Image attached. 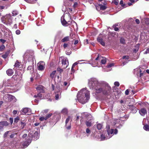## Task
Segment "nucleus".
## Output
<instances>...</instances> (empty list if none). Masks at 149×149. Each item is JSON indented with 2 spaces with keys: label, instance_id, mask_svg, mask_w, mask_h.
<instances>
[{
  "label": "nucleus",
  "instance_id": "1",
  "mask_svg": "<svg viewBox=\"0 0 149 149\" xmlns=\"http://www.w3.org/2000/svg\"><path fill=\"white\" fill-rule=\"evenodd\" d=\"M79 93H81L80 95L83 97H78V100L79 101L83 104L87 102L90 98L89 91L85 88H84Z\"/></svg>",
  "mask_w": 149,
  "mask_h": 149
},
{
  "label": "nucleus",
  "instance_id": "2",
  "mask_svg": "<svg viewBox=\"0 0 149 149\" xmlns=\"http://www.w3.org/2000/svg\"><path fill=\"white\" fill-rule=\"evenodd\" d=\"M100 84L95 78H92L89 81L88 85L91 89H94L97 86H99Z\"/></svg>",
  "mask_w": 149,
  "mask_h": 149
},
{
  "label": "nucleus",
  "instance_id": "3",
  "mask_svg": "<svg viewBox=\"0 0 149 149\" xmlns=\"http://www.w3.org/2000/svg\"><path fill=\"white\" fill-rule=\"evenodd\" d=\"M13 18L10 15H6L3 16L1 18L2 22L6 24H10L12 22Z\"/></svg>",
  "mask_w": 149,
  "mask_h": 149
},
{
  "label": "nucleus",
  "instance_id": "4",
  "mask_svg": "<svg viewBox=\"0 0 149 149\" xmlns=\"http://www.w3.org/2000/svg\"><path fill=\"white\" fill-rule=\"evenodd\" d=\"M44 88V87L41 85L38 86V98L41 99L44 98L45 93Z\"/></svg>",
  "mask_w": 149,
  "mask_h": 149
},
{
  "label": "nucleus",
  "instance_id": "5",
  "mask_svg": "<svg viewBox=\"0 0 149 149\" xmlns=\"http://www.w3.org/2000/svg\"><path fill=\"white\" fill-rule=\"evenodd\" d=\"M111 87L107 86L103 88L102 93L104 95H109L111 94Z\"/></svg>",
  "mask_w": 149,
  "mask_h": 149
},
{
  "label": "nucleus",
  "instance_id": "6",
  "mask_svg": "<svg viewBox=\"0 0 149 149\" xmlns=\"http://www.w3.org/2000/svg\"><path fill=\"white\" fill-rule=\"evenodd\" d=\"M62 67L64 69L66 68L69 65L68 60L67 58H64L62 60Z\"/></svg>",
  "mask_w": 149,
  "mask_h": 149
},
{
  "label": "nucleus",
  "instance_id": "7",
  "mask_svg": "<svg viewBox=\"0 0 149 149\" xmlns=\"http://www.w3.org/2000/svg\"><path fill=\"white\" fill-rule=\"evenodd\" d=\"M38 70L42 71L45 69V63L42 61H41L38 63Z\"/></svg>",
  "mask_w": 149,
  "mask_h": 149
},
{
  "label": "nucleus",
  "instance_id": "8",
  "mask_svg": "<svg viewBox=\"0 0 149 149\" xmlns=\"http://www.w3.org/2000/svg\"><path fill=\"white\" fill-rule=\"evenodd\" d=\"M12 77L13 78H14L15 80L16 81H19L22 79V75L21 73L18 74L15 73V74L13 75Z\"/></svg>",
  "mask_w": 149,
  "mask_h": 149
},
{
  "label": "nucleus",
  "instance_id": "9",
  "mask_svg": "<svg viewBox=\"0 0 149 149\" xmlns=\"http://www.w3.org/2000/svg\"><path fill=\"white\" fill-rule=\"evenodd\" d=\"M8 125L9 123L7 121L0 122V130H3L4 126H7Z\"/></svg>",
  "mask_w": 149,
  "mask_h": 149
},
{
  "label": "nucleus",
  "instance_id": "10",
  "mask_svg": "<svg viewBox=\"0 0 149 149\" xmlns=\"http://www.w3.org/2000/svg\"><path fill=\"white\" fill-rule=\"evenodd\" d=\"M103 4H100L99 5L100 6V10H104L106 9L107 8L106 6L107 5V3L104 1V2L102 3Z\"/></svg>",
  "mask_w": 149,
  "mask_h": 149
},
{
  "label": "nucleus",
  "instance_id": "11",
  "mask_svg": "<svg viewBox=\"0 0 149 149\" xmlns=\"http://www.w3.org/2000/svg\"><path fill=\"white\" fill-rule=\"evenodd\" d=\"M129 108L131 110V112L134 113H136L137 111V109L133 105L129 106Z\"/></svg>",
  "mask_w": 149,
  "mask_h": 149
},
{
  "label": "nucleus",
  "instance_id": "12",
  "mask_svg": "<svg viewBox=\"0 0 149 149\" xmlns=\"http://www.w3.org/2000/svg\"><path fill=\"white\" fill-rule=\"evenodd\" d=\"M31 141L29 138L27 141L23 142L22 143V146L24 147H27L31 142Z\"/></svg>",
  "mask_w": 149,
  "mask_h": 149
},
{
  "label": "nucleus",
  "instance_id": "13",
  "mask_svg": "<svg viewBox=\"0 0 149 149\" xmlns=\"http://www.w3.org/2000/svg\"><path fill=\"white\" fill-rule=\"evenodd\" d=\"M100 85L99 86H97L94 89L97 93H99L102 91L103 88L100 87Z\"/></svg>",
  "mask_w": 149,
  "mask_h": 149
},
{
  "label": "nucleus",
  "instance_id": "14",
  "mask_svg": "<svg viewBox=\"0 0 149 149\" xmlns=\"http://www.w3.org/2000/svg\"><path fill=\"white\" fill-rule=\"evenodd\" d=\"M140 114L142 116H144L147 113V111L146 109L143 108L139 111Z\"/></svg>",
  "mask_w": 149,
  "mask_h": 149
},
{
  "label": "nucleus",
  "instance_id": "15",
  "mask_svg": "<svg viewBox=\"0 0 149 149\" xmlns=\"http://www.w3.org/2000/svg\"><path fill=\"white\" fill-rule=\"evenodd\" d=\"M97 41L102 46H104L105 45V42L103 41L102 39L100 37H97Z\"/></svg>",
  "mask_w": 149,
  "mask_h": 149
},
{
  "label": "nucleus",
  "instance_id": "16",
  "mask_svg": "<svg viewBox=\"0 0 149 149\" xmlns=\"http://www.w3.org/2000/svg\"><path fill=\"white\" fill-rule=\"evenodd\" d=\"M59 91L57 92V93H55V99L56 100H58L59 97H61V92L59 89Z\"/></svg>",
  "mask_w": 149,
  "mask_h": 149
},
{
  "label": "nucleus",
  "instance_id": "17",
  "mask_svg": "<svg viewBox=\"0 0 149 149\" xmlns=\"http://www.w3.org/2000/svg\"><path fill=\"white\" fill-rule=\"evenodd\" d=\"M14 72L13 70L11 69H9L6 71V73L9 76L12 75Z\"/></svg>",
  "mask_w": 149,
  "mask_h": 149
},
{
  "label": "nucleus",
  "instance_id": "18",
  "mask_svg": "<svg viewBox=\"0 0 149 149\" xmlns=\"http://www.w3.org/2000/svg\"><path fill=\"white\" fill-rule=\"evenodd\" d=\"M22 64L21 62H19L18 61H17L14 66L15 67H16L17 68H21L20 66Z\"/></svg>",
  "mask_w": 149,
  "mask_h": 149
},
{
  "label": "nucleus",
  "instance_id": "19",
  "mask_svg": "<svg viewBox=\"0 0 149 149\" xmlns=\"http://www.w3.org/2000/svg\"><path fill=\"white\" fill-rule=\"evenodd\" d=\"M65 19L67 22L68 23L70 22L71 23V22L70 21L71 20H72V19H71L70 15L69 13V14L68 16L65 17Z\"/></svg>",
  "mask_w": 149,
  "mask_h": 149
},
{
  "label": "nucleus",
  "instance_id": "20",
  "mask_svg": "<svg viewBox=\"0 0 149 149\" xmlns=\"http://www.w3.org/2000/svg\"><path fill=\"white\" fill-rule=\"evenodd\" d=\"M9 53L10 51H8L7 52H6L4 54H3L2 56V57L4 58H6L8 56Z\"/></svg>",
  "mask_w": 149,
  "mask_h": 149
},
{
  "label": "nucleus",
  "instance_id": "21",
  "mask_svg": "<svg viewBox=\"0 0 149 149\" xmlns=\"http://www.w3.org/2000/svg\"><path fill=\"white\" fill-rule=\"evenodd\" d=\"M69 40V37L68 36H66L64 38L61 40V41L62 42H67Z\"/></svg>",
  "mask_w": 149,
  "mask_h": 149
},
{
  "label": "nucleus",
  "instance_id": "22",
  "mask_svg": "<svg viewBox=\"0 0 149 149\" xmlns=\"http://www.w3.org/2000/svg\"><path fill=\"white\" fill-rule=\"evenodd\" d=\"M56 72V70H54L52 71V72L50 74V77L52 79H53L54 78Z\"/></svg>",
  "mask_w": 149,
  "mask_h": 149
},
{
  "label": "nucleus",
  "instance_id": "23",
  "mask_svg": "<svg viewBox=\"0 0 149 149\" xmlns=\"http://www.w3.org/2000/svg\"><path fill=\"white\" fill-rule=\"evenodd\" d=\"M29 110L27 108H24L22 110V112L24 113L25 114L28 115L29 114L27 113Z\"/></svg>",
  "mask_w": 149,
  "mask_h": 149
},
{
  "label": "nucleus",
  "instance_id": "24",
  "mask_svg": "<svg viewBox=\"0 0 149 149\" xmlns=\"http://www.w3.org/2000/svg\"><path fill=\"white\" fill-rule=\"evenodd\" d=\"M62 113L66 114H67L68 113V109L66 108L63 109L61 111Z\"/></svg>",
  "mask_w": 149,
  "mask_h": 149
},
{
  "label": "nucleus",
  "instance_id": "25",
  "mask_svg": "<svg viewBox=\"0 0 149 149\" xmlns=\"http://www.w3.org/2000/svg\"><path fill=\"white\" fill-rule=\"evenodd\" d=\"M12 13L13 16H15L18 14V11L16 10H13L12 11Z\"/></svg>",
  "mask_w": 149,
  "mask_h": 149
},
{
  "label": "nucleus",
  "instance_id": "26",
  "mask_svg": "<svg viewBox=\"0 0 149 149\" xmlns=\"http://www.w3.org/2000/svg\"><path fill=\"white\" fill-rule=\"evenodd\" d=\"M114 132V130L113 129H111L107 131V134L108 135H109L110 134H112Z\"/></svg>",
  "mask_w": 149,
  "mask_h": 149
},
{
  "label": "nucleus",
  "instance_id": "27",
  "mask_svg": "<svg viewBox=\"0 0 149 149\" xmlns=\"http://www.w3.org/2000/svg\"><path fill=\"white\" fill-rule=\"evenodd\" d=\"M85 124L86 126L88 127H90L92 125L91 123L89 121H86L85 122Z\"/></svg>",
  "mask_w": 149,
  "mask_h": 149
},
{
  "label": "nucleus",
  "instance_id": "28",
  "mask_svg": "<svg viewBox=\"0 0 149 149\" xmlns=\"http://www.w3.org/2000/svg\"><path fill=\"white\" fill-rule=\"evenodd\" d=\"M143 129L146 131H149V125H145Z\"/></svg>",
  "mask_w": 149,
  "mask_h": 149
},
{
  "label": "nucleus",
  "instance_id": "29",
  "mask_svg": "<svg viewBox=\"0 0 149 149\" xmlns=\"http://www.w3.org/2000/svg\"><path fill=\"white\" fill-rule=\"evenodd\" d=\"M62 24L64 26H66L67 24H68V23L67 22V21L65 20V19H64L62 21Z\"/></svg>",
  "mask_w": 149,
  "mask_h": 149
},
{
  "label": "nucleus",
  "instance_id": "30",
  "mask_svg": "<svg viewBox=\"0 0 149 149\" xmlns=\"http://www.w3.org/2000/svg\"><path fill=\"white\" fill-rule=\"evenodd\" d=\"M106 62V58H102V59L101 60V63L102 64H105Z\"/></svg>",
  "mask_w": 149,
  "mask_h": 149
},
{
  "label": "nucleus",
  "instance_id": "31",
  "mask_svg": "<svg viewBox=\"0 0 149 149\" xmlns=\"http://www.w3.org/2000/svg\"><path fill=\"white\" fill-rule=\"evenodd\" d=\"M102 127V125L101 124H98L97 125V127L98 130H100L101 129Z\"/></svg>",
  "mask_w": 149,
  "mask_h": 149
},
{
  "label": "nucleus",
  "instance_id": "32",
  "mask_svg": "<svg viewBox=\"0 0 149 149\" xmlns=\"http://www.w3.org/2000/svg\"><path fill=\"white\" fill-rule=\"evenodd\" d=\"M52 115V113H50L47 114L46 117H45V119L46 120L48 119L49 118L51 117Z\"/></svg>",
  "mask_w": 149,
  "mask_h": 149
},
{
  "label": "nucleus",
  "instance_id": "33",
  "mask_svg": "<svg viewBox=\"0 0 149 149\" xmlns=\"http://www.w3.org/2000/svg\"><path fill=\"white\" fill-rule=\"evenodd\" d=\"M19 120V117L17 116L14 119V123H17Z\"/></svg>",
  "mask_w": 149,
  "mask_h": 149
},
{
  "label": "nucleus",
  "instance_id": "34",
  "mask_svg": "<svg viewBox=\"0 0 149 149\" xmlns=\"http://www.w3.org/2000/svg\"><path fill=\"white\" fill-rule=\"evenodd\" d=\"M21 124L22 125L21 127H22V128H24V126L26 125V123H25L24 122L21 121Z\"/></svg>",
  "mask_w": 149,
  "mask_h": 149
},
{
  "label": "nucleus",
  "instance_id": "35",
  "mask_svg": "<svg viewBox=\"0 0 149 149\" xmlns=\"http://www.w3.org/2000/svg\"><path fill=\"white\" fill-rule=\"evenodd\" d=\"M70 116H68V117L66 119V120H65V126H66L67 124L69 122V121L70 120Z\"/></svg>",
  "mask_w": 149,
  "mask_h": 149
},
{
  "label": "nucleus",
  "instance_id": "36",
  "mask_svg": "<svg viewBox=\"0 0 149 149\" xmlns=\"http://www.w3.org/2000/svg\"><path fill=\"white\" fill-rule=\"evenodd\" d=\"M9 132H10V131H8L5 132L3 135V137L4 138L6 137L7 136V135Z\"/></svg>",
  "mask_w": 149,
  "mask_h": 149
},
{
  "label": "nucleus",
  "instance_id": "37",
  "mask_svg": "<svg viewBox=\"0 0 149 149\" xmlns=\"http://www.w3.org/2000/svg\"><path fill=\"white\" fill-rule=\"evenodd\" d=\"M95 7H96V9L97 10L100 11V6L99 4L98 5H95Z\"/></svg>",
  "mask_w": 149,
  "mask_h": 149
},
{
  "label": "nucleus",
  "instance_id": "38",
  "mask_svg": "<svg viewBox=\"0 0 149 149\" xmlns=\"http://www.w3.org/2000/svg\"><path fill=\"white\" fill-rule=\"evenodd\" d=\"M68 43H64L63 45V47L64 49H65L68 47Z\"/></svg>",
  "mask_w": 149,
  "mask_h": 149
},
{
  "label": "nucleus",
  "instance_id": "39",
  "mask_svg": "<svg viewBox=\"0 0 149 149\" xmlns=\"http://www.w3.org/2000/svg\"><path fill=\"white\" fill-rule=\"evenodd\" d=\"M100 138L102 140H104L106 138V137L104 135L102 134L101 135Z\"/></svg>",
  "mask_w": 149,
  "mask_h": 149
},
{
  "label": "nucleus",
  "instance_id": "40",
  "mask_svg": "<svg viewBox=\"0 0 149 149\" xmlns=\"http://www.w3.org/2000/svg\"><path fill=\"white\" fill-rule=\"evenodd\" d=\"M114 85L116 86H119L120 85V84L119 82L118 81H116L114 83Z\"/></svg>",
  "mask_w": 149,
  "mask_h": 149
},
{
  "label": "nucleus",
  "instance_id": "41",
  "mask_svg": "<svg viewBox=\"0 0 149 149\" xmlns=\"http://www.w3.org/2000/svg\"><path fill=\"white\" fill-rule=\"evenodd\" d=\"M120 5H121L122 6V7H124L125 5V4L123 3V0H121L120 1Z\"/></svg>",
  "mask_w": 149,
  "mask_h": 149
},
{
  "label": "nucleus",
  "instance_id": "42",
  "mask_svg": "<svg viewBox=\"0 0 149 149\" xmlns=\"http://www.w3.org/2000/svg\"><path fill=\"white\" fill-rule=\"evenodd\" d=\"M144 54H149V48H147L146 49V51H145L144 52Z\"/></svg>",
  "mask_w": 149,
  "mask_h": 149
},
{
  "label": "nucleus",
  "instance_id": "43",
  "mask_svg": "<svg viewBox=\"0 0 149 149\" xmlns=\"http://www.w3.org/2000/svg\"><path fill=\"white\" fill-rule=\"evenodd\" d=\"M120 42L122 44H124L125 43V40L123 38H121L120 40Z\"/></svg>",
  "mask_w": 149,
  "mask_h": 149
},
{
  "label": "nucleus",
  "instance_id": "44",
  "mask_svg": "<svg viewBox=\"0 0 149 149\" xmlns=\"http://www.w3.org/2000/svg\"><path fill=\"white\" fill-rule=\"evenodd\" d=\"M66 53L67 55H69L71 53V50H69L68 51H66Z\"/></svg>",
  "mask_w": 149,
  "mask_h": 149
},
{
  "label": "nucleus",
  "instance_id": "45",
  "mask_svg": "<svg viewBox=\"0 0 149 149\" xmlns=\"http://www.w3.org/2000/svg\"><path fill=\"white\" fill-rule=\"evenodd\" d=\"M86 132L87 134H90L91 133V131L88 128H87L86 129Z\"/></svg>",
  "mask_w": 149,
  "mask_h": 149
},
{
  "label": "nucleus",
  "instance_id": "46",
  "mask_svg": "<svg viewBox=\"0 0 149 149\" xmlns=\"http://www.w3.org/2000/svg\"><path fill=\"white\" fill-rule=\"evenodd\" d=\"M107 132V131L109 130H110V127L109 125H107L106 126V128Z\"/></svg>",
  "mask_w": 149,
  "mask_h": 149
},
{
  "label": "nucleus",
  "instance_id": "47",
  "mask_svg": "<svg viewBox=\"0 0 149 149\" xmlns=\"http://www.w3.org/2000/svg\"><path fill=\"white\" fill-rule=\"evenodd\" d=\"M39 120L40 121H42L44 120H46V119H45V117H40L39 118Z\"/></svg>",
  "mask_w": 149,
  "mask_h": 149
},
{
  "label": "nucleus",
  "instance_id": "48",
  "mask_svg": "<svg viewBox=\"0 0 149 149\" xmlns=\"http://www.w3.org/2000/svg\"><path fill=\"white\" fill-rule=\"evenodd\" d=\"M129 56H124L123 57V59H129Z\"/></svg>",
  "mask_w": 149,
  "mask_h": 149
},
{
  "label": "nucleus",
  "instance_id": "49",
  "mask_svg": "<svg viewBox=\"0 0 149 149\" xmlns=\"http://www.w3.org/2000/svg\"><path fill=\"white\" fill-rule=\"evenodd\" d=\"M0 41L3 44L5 43V42L6 41V40L2 39H0Z\"/></svg>",
  "mask_w": 149,
  "mask_h": 149
},
{
  "label": "nucleus",
  "instance_id": "50",
  "mask_svg": "<svg viewBox=\"0 0 149 149\" xmlns=\"http://www.w3.org/2000/svg\"><path fill=\"white\" fill-rule=\"evenodd\" d=\"M57 71L61 73V72H62L63 71V70L62 69H61L60 68H57Z\"/></svg>",
  "mask_w": 149,
  "mask_h": 149
},
{
  "label": "nucleus",
  "instance_id": "51",
  "mask_svg": "<svg viewBox=\"0 0 149 149\" xmlns=\"http://www.w3.org/2000/svg\"><path fill=\"white\" fill-rule=\"evenodd\" d=\"M113 2L116 5H118V1H117L116 0H114L113 1Z\"/></svg>",
  "mask_w": 149,
  "mask_h": 149
},
{
  "label": "nucleus",
  "instance_id": "52",
  "mask_svg": "<svg viewBox=\"0 0 149 149\" xmlns=\"http://www.w3.org/2000/svg\"><path fill=\"white\" fill-rule=\"evenodd\" d=\"M16 33L17 35H19L20 33V31L19 30H17L16 31Z\"/></svg>",
  "mask_w": 149,
  "mask_h": 149
},
{
  "label": "nucleus",
  "instance_id": "53",
  "mask_svg": "<svg viewBox=\"0 0 149 149\" xmlns=\"http://www.w3.org/2000/svg\"><path fill=\"white\" fill-rule=\"evenodd\" d=\"M5 47L3 45L0 47V49L1 50H2L5 48Z\"/></svg>",
  "mask_w": 149,
  "mask_h": 149
},
{
  "label": "nucleus",
  "instance_id": "54",
  "mask_svg": "<svg viewBox=\"0 0 149 149\" xmlns=\"http://www.w3.org/2000/svg\"><path fill=\"white\" fill-rule=\"evenodd\" d=\"M9 120L10 121V122L11 124H12L13 122V119L12 118H9Z\"/></svg>",
  "mask_w": 149,
  "mask_h": 149
},
{
  "label": "nucleus",
  "instance_id": "55",
  "mask_svg": "<svg viewBox=\"0 0 149 149\" xmlns=\"http://www.w3.org/2000/svg\"><path fill=\"white\" fill-rule=\"evenodd\" d=\"M129 91L128 89L126 90L125 92V94L126 95H127L129 94Z\"/></svg>",
  "mask_w": 149,
  "mask_h": 149
},
{
  "label": "nucleus",
  "instance_id": "56",
  "mask_svg": "<svg viewBox=\"0 0 149 149\" xmlns=\"http://www.w3.org/2000/svg\"><path fill=\"white\" fill-rule=\"evenodd\" d=\"M113 27L114 28V30H115V31H119V30L118 28L117 27Z\"/></svg>",
  "mask_w": 149,
  "mask_h": 149
},
{
  "label": "nucleus",
  "instance_id": "57",
  "mask_svg": "<svg viewBox=\"0 0 149 149\" xmlns=\"http://www.w3.org/2000/svg\"><path fill=\"white\" fill-rule=\"evenodd\" d=\"M135 22H136L137 24H139L140 23V21L138 19H135Z\"/></svg>",
  "mask_w": 149,
  "mask_h": 149
},
{
  "label": "nucleus",
  "instance_id": "58",
  "mask_svg": "<svg viewBox=\"0 0 149 149\" xmlns=\"http://www.w3.org/2000/svg\"><path fill=\"white\" fill-rule=\"evenodd\" d=\"M68 10L70 13H71L72 11V9L71 8H68Z\"/></svg>",
  "mask_w": 149,
  "mask_h": 149
},
{
  "label": "nucleus",
  "instance_id": "59",
  "mask_svg": "<svg viewBox=\"0 0 149 149\" xmlns=\"http://www.w3.org/2000/svg\"><path fill=\"white\" fill-rule=\"evenodd\" d=\"M78 4H77V3L76 2H75L74 4V5H73V7L74 8H76L77 5Z\"/></svg>",
  "mask_w": 149,
  "mask_h": 149
},
{
  "label": "nucleus",
  "instance_id": "60",
  "mask_svg": "<svg viewBox=\"0 0 149 149\" xmlns=\"http://www.w3.org/2000/svg\"><path fill=\"white\" fill-rule=\"evenodd\" d=\"M27 136V134H25L23 135V136H22V137L23 138H25Z\"/></svg>",
  "mask_w": 149,
  "mask_h": 149
},
{
  "label": "nucleus",
  "instance_id": "61",
  "mask_svg": "<svg viewBox=\"0 0 149 149\" xmlns=\"http://www.w3.org/2000/svg\"><path fill=\"white\" fill-rule=\"evenodd\" d=\"M17 113V111L15 110H14L13 111V113L14 115H15Z\"/></svg>",
  "mask_w": 149,
  "mask_h": 149
},
{
  "label": "nucleus",
  "instance_id": "62",
  "mask_svg": "<svg viewBox=\"0 0 149 149\" xmlns=\"http://www.w3.org/2000/svg\"><path fill=\"white\" fill-rule=\"evenodd\" d=\"M15 135L14 134H12L10 135V138H13L14 137Z\"/></svg>",
  "mask_w": 149,
  "mask_h": 149
},
{
  "label": "nucleus",
  "instance_id": "63",
  "mask_svg": "<svg viewBox=\"0 0 149 149\" xmlns=\"http://www.w3.org/2000/svg\"><path fill=\"white\" fill-rule=\"evenodd\" d=\"M78 64V63L77 62H75L72 65L73 67H74L75 66L77 65Z\"/></svg>",
  "mask_w": 149,
  "mask_h": 149
},
{
  "label": "nucleus",
  "instance_id": "64",
  "mask_svg": "<svg viewBox=\"0 0 149 149\" xmlns=\"http://www.w3.org/2000/svg\"><path fill=\"white\" fill-rule=\"evenodd\" d=\"M79 42V41L78 40H76L75 41L74 44V45L77 44Z\"/></svg>",
  "mask_w": 149,
  "mask_h": 149
}]
</instances>
